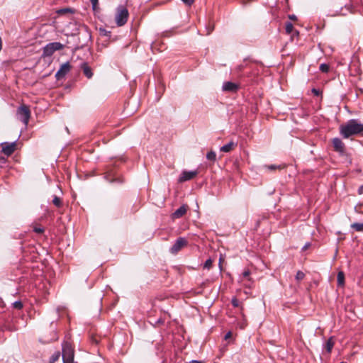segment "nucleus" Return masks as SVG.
I'll use <instances>...</instances> for the list:
<instances>
[{"mask_svg": "<svg viewBox=\"0 0 363 363\" xmlns=\"http://www.w3.org/2000/svg\"><path fill=\"white\" fill-rule=\"evenodd\" d=\"M340 133L344 138L361 133L363 135V124L355 119H351L347 123L340 125Z\"/></svg>", "mask_w": 363, "mask_h": 363, "instance_id": "1", "label": "nucleus"}, {"mask_svg": "<svg viewBox=\"0 0 363 363\" xmlns=\"http://www.w3.org/2000/svg\"><path fill=\"white\" fill-rule=\"evenodd\" d=\"M62 357L63 363H74V350L68 342H64L62 344Z\"/></svg>", "mask_w": 363, "mask_h": 363, "instance_id": "2", "label": "nucleus"}, {"mask_svg": "<svg viewBox=\"0 0 363 363\" xmlns=\"http://www.w3.org/2000/svg\"><path fill=\"white\" fill-rule=\"evenodd\" d=\"M16 114L18 118L25 125V126H27L30 118V111L29 107L24 104L20 106L17 109Z\"/></svg>", "mask_w": 363, "mask_h": 363, "instance_id": "3", "label": "nucleus"}, {"mask_svg": "<svg viewBox=\"0 0 363 363\" xmlns=\"http://www.w3.org/2000/svg\"><path fill=\"white\" fill-rule=\"evenodd\" d=\"M64 48V45L59 42H53L47 44L43 49V57H50L55 51L61 50Z\"/></svg>", "mask_w": 363, "mask_h": 363, "instance_id": "4", "label": "nucleus"}, {"mask_svg": "<svg viewBox=\"0 0 363 363\" xmlns=\"http://www.w3.org/2000/svg\"><path fill=\"white\" fill-rule=\"evenodd\" d=\"M129 13L126 8L120 6L118 8L116 16V23L118 26L125 25L128 21Z\"/></svg>", "mask_w": 363, "mask_h": 363, "instance_id": "5", "label": "nucleus"}, {"mask_svg": "<svg viewBox=\"0 0 363 363\" xmlns=\"http://www.w3.org/2000/svg\"><path fill=\"white\" fill-rule=\"evenodd\" d=\"M188 245V241L185 238L179 237L177 238L174 245L169 249V252L172 254L178 253L183 247Z\"/></svg>", "mask_w": 363, "mask_h": 363, "instance_id": "6", "label": "nucleus"}, {"mask_svg": "<svg viewBox=\"0 0 363 363\" xmlns=\"http://www.w3.org/2000/svg\"><path fill=\"white\" fill-rule=\"evenodd\" d=\"M16 142H13V143H1V152L7 155V156H10L11 155H12L13 153V152L15 151L16 150Z\"/></svg>", "mask_w": 363, "mask_h": 363, "instance_id": "7", "label": "nucleus"}, {"mask_svg": "<svg viewBox=\"0 0 363 363\" xmlns=\"http://www.w3.org/2000/svg\"><path fill=\"white\" fill-rule=\"evenodd\" d=\"M71 66L70 64L67 62L62 64L60 68V69L56 72L55 77L57 79H60L64 77L70 70Z\"/></svg>", "mask_w": 363, "mask_h": 363, "instance_id": "8", "label": "nucleus"}, {"mask_svg": "<svg viewBox=\"0 0 363 363\" xmlns=\"http://www.w3.org/2000/svg\"><path fill=\"white\" fill-rule=\"evenodd\" d=\"M197 174V171H183L179 178V182H184L192 179Z\"/></svg>", "mask_w": 363, "mask_h": 363, "instance_id": "9", "label": "nucleus"}, {"mask_svg": "<svg viewBox=\"0 0 363 363\" xmlns=\"http://www.w3.org/2000/svg\"><path fill=\"white\" fill-rule=\"evenodd\" d=\"M222 89L228 92H236L239 89V85L231 82H225L223 84Z\"/></svg>", "mask_w": 363, "mask_h": 363, "instance_id": "10", "label": "nucleus"}, {"mask_svg": "<svg viewBox=\"0 0 363 363\" xmlns=\"http://www.w3.org/2000/svg\"><path fill=\"white\" fill-rule=\"evenodd\" d=\"M333 145L334 150L336 152H338L340 154H343L345 152V144L343 142L338 138H335L333 139Z\"/></svg>", "mask_w": 363, "mask_h": 363, "instance_id": "11", "label": "nucleus"}, {"mask_svg": "<svg viewBox=\"0 0 363 363\" xmlns=\"http://www.w3.org/2000/svg\"><path fill=\"white\" fill-rule=\"evenodd\" d=\"M81 69H82L83 74L88 79H91L93 77V72H92L91 68L89 66L87 62L82 63Z\"/></svg>", "mask_w": 363, "mask_h": 363, "instance_id": "12", "label": "nucleus"}, {"mask_svg": "<svg viewBox=\"0 0 363 363\" xmlns=\"http://www.w3.org/2000/svg\"><path fill=\"white\" fill-rule=\"evenodd\" d=\"M186 211L187 206L186 205H182L172 213V218L174 219L179 218L186 213Z\"/></svg>", "mask_w": 363, "mask_h": 363, "instance_id": "13", "label": "nucleus"}, {"mask_svg": "<svg viewBox=\"0 0 363 363\" xmlns=\"http://www.w3.org/2000/svg\"><path fill=\"white\" fill-rule=\"evenodd\" d=\"M236 146V144L233 141H230L226 145L222 146L220 148V150L223 152H230Z\"/></svg>", "mask_w": 363, "mask_h": 363, "instance_id": "14", "label": "nucleus"}, {"mask_svg": "<svg viewBox=\"0 0 363 363\" xmlns=\"http://www.w3.org/2000/svg\"><path fill=\"white\" fill-rule=\"evenodd\" d=\"M334 346V341L333 340L332 337H330L325 345V349L327 351V352L330 353L332 351V349Z\"/></svg>", "mask_w": 363, "mask_h": 363, "instance_id": "15", "label": "nucleus"}, {"mask_svg": "<svg viewBox=\"0 0 363 363\" xmlns=\"http://www.w3.org/2000/svg\"><path fill=\"white\" fill-rule=\"evenodd\" d=\"M337 281L339 286H342L345 282V274L343 272H339L337 277Z\"/></svg>", "mask_w": 363, "mask_h": 363, "instance_id": "16", "label": "nucleus"}, {"mask_svg": "<svg viewBox=\"0 0 363 363\" xmlns=\"http://www.w3.org/2000/svg\"><path fill=\"white\" fill-rule=\"evenodd\" d=\"M351 228L357 232H363V223H354L351 225Z\"/></svg>", "mask_w": 363, "mask_h": 363, "instance_id": "17", "label": "nucleus"}, {"mask_svg": "<svg viewBox=\"0 0 363 363\" xmlns=\"http://www.w3.org/2000/svg\"><path fill=\"white\" fill-rule=\"evenodd\" d=\"M206 158L208 160L215 162L216 160V154L214 151H210L206 154Z\"/></svg>", "mask_w": 363, "mask_h": 363, "instance_id": "18", "label": "nucleus"}, {"mask_svg": "<svg viewBox=\"0 0 363 363\" xmlns=\"http://www.w3.org/2000/svg\"><path fill=\"white\" fill-rule=\"evenodd\" d=\"M52 203H53L55 206H57V207H58V208L61 207V206H62V202L61 199H60V198H59V197H58V196H53Z\"/></svg>", "mask_w": 363, "mask_h": 363, "instance_id": "19", "label": "nucleus"}, {"mask_svg": "<svg viewBox=\"0 0 363 363\" xmlns=\"http://www.w3.org/2000/svg\"><path fill=\"white\" fill-rule=\"evenodd\" d=\"M60 357V352H55L50 357V363H55L56 361H57Z\"/></svg>", "mask_w": 363, "mask_h": 363, "instance_id": "20", "label": "nucleus"}, {"mask_svg": "<svg viewBox=\"0 0 363 363\" xmlns=\"http://www.w3.org/2000/svg\"><path fill=\"white\" fill-rule=\"evenodd\" d=\"M286 33L291 34L294 30V26L291 22H286L285 26Z\"/></svg>", "mask_w": 363, "mask_h": 363, "instance_id": "21", "label": "nucleus"}, {"mask_svg": "<svg viewBox=\"0 0 363 363\" xmlns=\"http://www.w3.org/2000/svg\"><path fill=\"white\" fill-rule=\"evenodd\" d=\"M304 277H305V274L302 271L299 270L296 272L295 279L297 281H300L303 280L304 279Z\"/></svg>", "mask_w": 363, "mask_h": 363, "instance_id": "22", "label": "nucleus"}, {"mask_svg": "<svg viewBox=\"0 0 363 363\" xmlns=\"http://www.w3.org/2000/svg\"><path fill=\"white\" fill-rule=\"evenodd\" d=\"M319 69L322 72L327 73L329 71L330 67L328 64L323 63L320 65Z\"/></svg>", "mask_w": 363, "mask_h": 363, "instance_id": "23", "label": "nucleus"}, {"mask_svg": "<svg viewBox=\"0 0 363 363\" xmlns=\"http://www.w3.org/2000/svg\"><path fill=\"white\" fill-rule=\"evenodd\" d=\"M213 264V260L209 258L203 264V269H210Z\"/></svg>", "mask_w": 363, "mask_h": 363, "instance_id": "24", "label": "nucleus"}, {"mask_svg": "<svg viewBox=\"0 0 363 363\" xmlns=\"http://www.w3.org/2000/svg\"><path fill=\"white\" fill-rule=\"evenodd\" d=\"M264 167L269 170H272V171H274V170H276V169H279L281 168V167L280 165H276V164H270V165H265Z\"/></svg>", "mask_w": 363, "mask_h": 363, "instance_id": "25", "label": "nucleus"}, {"mask_svg": "<svg viewBox=\"0 0 363 363\" xmlns=\"http://www.w3.org/2000/svg\"><path fill=\"white\" fill-rule=\"evenodd\" d=\"M13 306L14 308L20 310L23 308V305L21 301H16L13 303Z\"/></svg>", "mask_w": 363, "mask_h": 363, "instance_id": "26", "label": "nucleus"}, {"mask_svg": "<svg viewBox=\"0 0 363 363\" xmlns=\"http://www.w3.org/2000/svg\"><path fill=\"white\" fill-rule=\"evenodd\" d=\"M33 231L38 234H41L44 232V228L40 225L35 226L33 228Z\"/></svg>", "mask_w": 363, "mask_h": 363, "instance_id": "27", "label": "nucleus"}, {"mask_svg": "<svg viewBox=\"0 0 363 363\" xmlns=\"http://www.w3.org/2000/svg\"><path fill=\"white\" fill-rule=\"evenodd\" d=\"M250 271L249 269H245L242 273L243 278L247 279L248 280H250Z\"/></svg>", "mask_w": 363, "mask_h": 363, "instance_id": "28", "label": "nucleus"}, {"mask_svg": "<svg viewBox=\"0 0 363 363\" xmlns=\"http://www.w3.org/2000/svg\"><path fill=\"white\" fill-rule=\"evenodd\" d=\"M100 33L103 35L111 37V31L106 30L105 29H101Z\"/></svg>", "mask_w": 363, "mask_h": 363, "instance_id": "29", "label": "nucleus"}, {"mask_svg": "<svg viewBox=\"0 0 363 363\" xmlns=\"http://www.w3.org/2000/svg\"><path fill=\"white\" fill-rule=\"evenodd\" d=\"M90 1L91 3L93 9L96 10L98 7L99 0H90Z\"/></svg>", "mask_w": 363, "mask_h": 363, "instance_id": "30", "label": "nucleus"}, {"mask_svg": "<svg viewBox=\"0 0 363 363\" xmlns=\"http://www.w3.org/2000/svg\"><path fill=\"white\" fill-rule=\"evenodd\" d=\"M231 303H232V305H233L234 307H238V306H239V303H240V302H239V300H238V298H233L232 299Z\"/></svg>", "mask_w": 363, "mask_h": 363, "instance_id": "31", "label": "nucleus"}, {"mask_svg": "<svg viewBox=\"0 0 363 363\" xmlns=\"http://www.w3.org/2000/svg\"><path fill=\"white\" fill-rule=\"evenodd\" d=\"M184 4L187 6H191L194 4L195 0H182Z\"/></svg>", "mask_w": 363, "mask_h": 363, "instance_id": "32", "label": "nucleus"}, {"mask_svg": "<svg viewBox=\"0 0 363 363\" xmlns=\"http://www.w3.org/2000/svg\"><path fill=\"white\" fill-rule=\"evenodd\" d=\"M311 91L315 96H318L320 94V91L315 88L312 89Z\"/></svg>", "mask_w": 363, "mask_h": 363, "instance_id": "33", "label": "nucleus"}, {"mask_svg": "<svg viewBox=\"0 0 363 363\" xmlns=\"http://www.w3.org/2000/svg\"><path fill=\"white\" fill-rule=\"evenodd\" d=\"M311 246V243L310 242H306L303 247H302V251H305L309 247Z\"/></svg>", "mask_w": 363, "mask_h": 363, "instance_id": "34", "label": "nucleus"}, {"mask_svg": "<svg viewBox=\"0 0 363 363\" xmlns=\"http://www.w3.org/2000/svg\"><path fill=\"white\" fill-rule=\"evenodd\" d=\"M232 335V333L231 332H228L225 335V339L227 340L228 338H230Z\"/></svg>", "mask_w": 363, "mask_h": 363, "instance_id": "35", "label": "nucleus"}, {"mask_svg": "<svg viewBox=\"0 0 363 363\" xmlns=\"http://www.w3.org/2000/svg\"><path fill=\"white\" fill-rule=\"evenodd\" d=\"M289 18L291 20H296V16L294 15V14H292V15H289Z\"/></svg>", "mask_w": 363, "mask_h": 363, "instance_id": "36", "label": "nucleus"}, {"mask_svg": "<svg viewBox=\"0 0 363 363\" xmlns=\"http://www.w3.org/2000/svg\"><path fill=\"white\" fill-rule=\"evenodd\" d=\"M213 30V26L208 28L207 34L209 35Z\"/></svg>", "mask_w": 363, "mask_h": 363, "instance_id": "37", "label": "nucleus"}, {"mask_svg": "<svg viewBox=\"0 0 363 363\" xmlns=\"http://www.w3.org/2000/svg\"><path fill=\"white\" fill-rule=\"evenodd\" d=\"M6 161V158L4 157H0V162L1 163H5Z\"/></svg>", "mask_w": 363, "mask_h": 363, "instance_id": "38", "label": "nucleus"}, {"mask_svg": "<svg viewBox=\"0 0 363 363\" xmlns=\"http://www.w3.org/2000/svg\"><path fill=\"white\" fill-rule=\"evenodd\" d=\"M189 363H203L201 361L199 360H191Z\"/></svg>", "mask_w": 363, "mask_h": 363, "instance_id": "39", "label": "nucleus"}, {"mask_svg": "<svg viewBox=\"0 0 363 363\" xmlns=\"http://www.w3.org/2000/svg\"><path fill=\"white\" fill-rule=\"evenodd\" d=\"M363 186L360 187V189H359V191H362Z\"/></svg>", "mask_w": 363, "mask_h": 363, "instance_id": "40", "label": "nucleus"}, {"mask_svg": "<svg viewBox=\"0 0 363 363\" xmlns=\"http://www.w3.org/2000/svg\"><path fill=\"white\" fill-rule=\"evenodd\" d=\"M363 186L360 187V189H359V191H362Z\"/></svg>", "mask_w": 363, "mask_h": 363, "instance_id": "41", "label": "nucleus"}, {"mask_svg": "<svg viewBox=\"0 0 363 363\" xmlns=\"http://www.w3.org/2000/svg\"><path fill=\"white\" fill-rule=\"evenodd\" d=\"M363 186L360 187V189H359V191H362Z\"/></svg>", "mask_w": 363, "mask_h": 363, "instance_id": "42", "label": "nucleus"}, {"mask_svg": "<svg viewBox=\"0 0 363 363\" xmlns=\"http://www.w3.org/2000/svg\"><path fill=\"white\" fill-rule=\"evenodd\" d=\"M363 186L360 187V189H359V191H362Z\"/></svg>", "mask_w": 363, "mask_h": 363, "instance_id": "43", "label": "nucleus"}]
</instances>
